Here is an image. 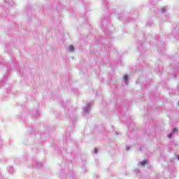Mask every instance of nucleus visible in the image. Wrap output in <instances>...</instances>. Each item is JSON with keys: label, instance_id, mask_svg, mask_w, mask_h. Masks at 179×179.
<instances>
[{"label": "nucleus", "instance_id": "nucleus-3", "mask_svg": "<svg viewBox=\"0 0 179 179\" xmlns=\"http://www.w3.org/2000/svg\"><path fill=\"white\" fill-rule=\"evenodd\" d=\"M145 164H147V162L143 160L141 162V166H145Z\"/></svg>", "mask_w": 179, "mask_h": 179}, {"label": "nucleus", "instance_id": "nucleus-7", "mask_svg": "<svg viewBox=\"0 0 179 179\" xmlns=\"http://www.w3.org/2000/svg\"><path fill=\"white\" fill-rule=\"evenodd\" d=\"M177 106H179V102H177Z\"/></svg>", "mask_w": 179, "mask_h": 179}, {"label": "nucleus", "instance_id": "nucleus-6", "mask_svg": "<svg viewBox=\"0 0 179 179\" xmlns=\"http://www.w3.org/2000/svg\"><path fill=\"white\" fill-rule=\"evenodd\" d=\"M94 152H95V153H97V149H95Z\"/></svg>", "mask_w": 179, "mask_h": 179}, {"label": "nucleus", "instance_id": "nucleus-9", "mask_svg": "<svg viewBox=\"0 0 179 179\" xmlns=\"http://www.w3.org/2000/svg\"><path fill=\"white\" fill-rule=\"evenodd\" d=\"M178 159H179V157H178Z\"/></svg>", "mask_w": 179, "mask_h": 179}, {"label": "nucleus", "instance_id": "nucleus-8", "mask_svg": "<svg viewBox=\"0 0 179 179\" xmlns=\"http://www.w3.org/2000/svg\"><path fill=\"white\" fill-rule=\"evenodd\" d=\"M168 138H171V135L168 136Z\"/></svg>", "mask_w": 179, "mask_h": 179}, {"label": "nucleus", "instance_id": "nucleus-4", "mask_svg": "<svg viewBox=\"0 0 179 179\" xmlns=\"http://www.w3.org/2000/svg\"><path fill=\"white\" fill-rule=\"evenodd\" d=\"M164 10H166V8H162V12H164Z\"/></svg>", "mask_w": 179, "mask_h": 179}, {"label": "nucleus", "instance_id": "nucleus-2", "mask_svg": "<svg viewBox=\"0 0 179 179\" xmlns=\"http://www.w3.org/2000/svg\"><path fill=\"white\" fill-rule=\"evenodd\" d=\"M66 50L69 52H73L75 51V46L73 45H70L69 47L66 48Z\"/></svg>", "mask_w": 179, "mask_h": 179}, {"label": "nucleus", "instance_id": "nucleus-1", "mask_svg": "<svg viewBox=\"0 0 179 179\" xmlns=\"http://www.w3.org/2000/svg\"><path fill=\"white\" fill-rule=\"evenodd\" d=\"M123 81L124 82V83H126V85H128V83H129V75L124 74L123 75Z\"/></svg>", "mask_w": 179, "mask_h": 179}, {"label": "nucleus", "instance_id": "nucleus-5", "mask_svg": "<svg viewBox=\"0 0 179 179\" xmlns=\"http://www.w3.org/2000/svg\"><path fill=\"white\" fill-rule=\"evenodd\" d=\"M176 131H177V129H173V132H175Z\"/></svg>", "mask_w": 179, "mask_h": 179}]
</instances>
